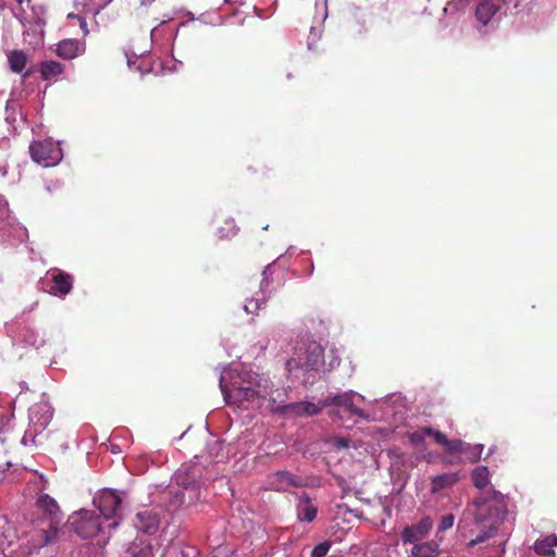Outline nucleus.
Instances as JSON below:
<instances>
[{"label": "nucleus", "mask_w": 557, "mask_h": 557, "mask_svg": "<svg viewBox=\"0 0 557 557\" xmlns=\"http://www.w3.org/2000/svg\"><path fill=\"white\" fill-rule=\"evenodd\" d=\"M219 385L227 404L245 410L260 406L268 394L265 376L253 371H240L231 376L228 385L224 384V376H220Z\"/></svg>", "instance_id": "1"}, {"label": "nucleus", "mask_w": 557, "mask_h": 557, "mask_svg": "<svg viewBox=\"0 0 557 557\" xmlns=\"http://www.w3.org/2000/svg\"><path fill=\"white\" fill-rule=\"evenodd\" d=\"M473 505L475 510L474 529L472 531H476V534L469 542L471 546L493 536L508 513L506 497L500 492H495V490L493 492H481L479 496L474 497Z\"/></svg>", "instance_id": "2"}, {"label": "nucleus", "mask_w": 557, "mask_h": 557, "mask_svg": "<svg viewBox=\"0 0 557 557\" xmlns=\"http://www.w3.org/2000/svg\"><path fill=\"white\" fill-rule=\"evenodd\" d=\"M324 360V347L314 339L299 342L286 361V368L289 372L300 368L306 372H317Z\"/></svg>", "instance_id": "3"}, {"label": "nucleus", "mask_w": 557, "mask_h": 557, "mask_svg": "<svg viewBox=\"0 0 557 557\" xmlns=\"http://www.w3.org/2000/svg\"><path fill=\"white\" fill-rule=\"evenodd\" d=\"M36 507L51 518L49 529L39 531L37 544H35L36 547H44L53 543L58 536L61 510L55 499L46 493L37 495Z\"/></svg>", "instance_id": "4"}, {"label": "nucleus", "mask_w": 557, "mask_h": 557, "mask_svg": "<svg viewBox=\"0 0 557 557\" xmlns=\"http://www.w3.org/2000/svg\"><path fill=\"white\" fill-rule=\"evenodd\" d=\"M29 153L33 161L44 166H53L63 158L60 143L53 141L51 138L33 141L29 146Z\"/></svg>", "instance_id": "5"}, {"label": "nucleus", "mask_w": 557, "mask_h": 557, "mask_svg": "<svg viewBox=\"0 0 557 557\" xmlns=\"http://www.w3.org/2000/svg\"><path fill=\"white\" fill-rule=\"evenodd\" d=\"M5 327L8 335L15 344H21L25 347L39 348L45 343L44 338L36 330L17 320L7 323Z\"/></svg>", "instance_id": "6"}, {"label": "nucleus", "mask_w": 557, "mask_h": 557, "mask_svg": "<svg viewBox=\"0 0 557 557\" xmlns=\"http://www.w3.org/2000/svg\"><path fill=\"white\" fill-rule=\"evenodd\" d=\"M72 525L76 534L83 539L96 536L101 529V522L98 516L89 509H79L72 515Z\"/></svg>", "instance_id": "7"}, {"label": "nucleus", "mask_w": 557, "mask_h": 557, "mask_svg": "<svg viewBox=\"0 0 557 557\" xmlns=\"http://www.w3.org/2000/svg\"><path fill=\"white\" fill-rule=\"evenodd\" d=\"M426 435H431L435 443L443 445L445 451H457V449H460L462 445L459 441H450V438L446 436L445 432L436 431L433 426H422V429L411 432L409 434V440L411 443L420 445V443H424Z\"/></svg>", "instance_id": "8"}, {"label": "nucleus", "mask_w": 557, "mask_h": 557, "mask_svg": "<svg viewBox=\"0 0 557 557\" xmlns=\"http://www.w3.org/2000/svg\"><path fill=\"white\" fill-rule=\"evenodd\" d=\"M41 289L60 298L70 293L69 275L59 270H50L40 281Z\"/></svg>", "instance_id": "9"}, {"label": "nucleus", "mask_w": 557, "mask_h": 557, "mask_svg": "<svg viewBox=\"0 0 557 557\" xmlns=\"http://www.w3.org/2000/svg\"><path fill=\"white\" fill-rule=\"evenodd\" d=\"M123 498L114 490H102L94 497V504L99 508L104 519H115L122 506Z\"/></svg>", "instance_id": "10"}, {"label": "nucleus", "mask_w": 557, "mask_h": 557, "mask_svg": "<svg viewBox=\"0 0 557 557\" xmlns=\"http://www.w3.org/2000/svg\"><path fill=\"white\" fill-rule=\"evenodd\" d=\"M433 527V519L430 518V516L420 519L412 525H406L400 532L403 544H408V542L413 546L414 544H420L422 539H426V536H429Z\"/></svg>", "instance_id": "11"}, {"label": "nucleus", "mask_w": 557, "mask_h": 557, "mask_svg": "<svg viewBox=\"0 0 557 557\" xmlns=\"http://www.w3.org/2000/svg\"><path fill=\"white\" fill-rule=\"evenodd\" d=\"M355 396V391H345V393H341L339 395H333V397L324 398L323 404H326V406H342V408H345V410H349L350 413L368 420V412H364V410L358 409V407H356Z\"/></svg>", "instance_id": "12"}, {"label": "nucleus", "mask_w": 557, "mask_h": 557, "mask_svg": "<svg viewBox=\"0 0 557 557\" xmlns=\"http://www.w3.org/2000/svg\"><path fill=\"white\" fill-rule=\"evenodd\" d=\"M52 418V409L47 403H38L29 409V420L35 425V433L44 430Z\"/></svg>", "instance_id": "13"}, {"label": "nucleus", "mask_w": 557, "mask_h": 557, "mask_svg": "<svg viewBox=\"0 0 557 557\" xmlns=\"http://www.w3.org/2000/svg\"><path fill=\"white\" fill-rule=\"evenodd\" d=\"M509 0H478L475 16L482 24H488Z\"/></svg>", "instance_id": "14"}, {"label": "nucleus", "mask_w": 557, "mask_h": 557, "mask_svg": "<svg viewBox=\"0 0 557 557\" xmlns=\"http://www.w3.org/2000/svg\"><path fill=\"white\" fill-rule=\"evenodd\" d=\"M134 524L137 529L148 532V534H152V532H156V530L159 529L160 518L158 513H154L151 509H143L137 512Z\"/></svg>", "instance_id": "15"}, {"label": "nucleus", "mask_w": 557, "mask_h": 557, "mask_svg": "<svg viewBox=\"0 0 557 557\" xmlns=\"http://www.w3.org/2000/svg\"><path fill=\"white\" fill-rule=\"evenodd\" d=\"M269 484L272 488H276V491H285V488H288L290 485H304V482L298 475L286 472V470H281V472H275V474L270 476Z\"/></svg>", "instance_id": "16"}, {"label": "nucleus", "mask_w": 557, "mask_h": 557, "mask_svg": "<svg viewBox=\"0 0 557 557\" xmlns=\"http://www.w3.org/2000/svg\"><path fill=\"white\" fill-rule=\"evenodd\" d=\"M265 381L268 384V388H267L268 393H267L265 398H269L271 400L272 410L292 411V409H289V405L285 404V399L287 397L286 388H273L271 386L269 379H265Z\"/></svg>", "instance_id": "17"}, {"label": "nucleus", "mask_w": 557, "mask_h": 557, "mask_svg": "<svg viewBox=\"0 0 557 557\" xmlns=\"http://www.w3.org/2000/svg\"><path fill=\"white\" fill-rule=\"evenodd\" d=\"M458 481L459 474H457V472H445L444 474L433 475L430 492L435 495V493H441L444 488L456 485Z\"/></svg>", "instance_id": "18"}, {"label": "nucleus", "mask_w": 557, "mask_h": 557, "mask_svg": "<svg viewBox=\"0 0 557 557\" xmlns=\"http://www.w3.org/2000/svg\"><path fill=\"white\" fill-rule=\"evenodd\" d=\"M318 513V507L314 506L312 499L304 492L299 496V502L297 505V517L300 520H307L310 522V520H314Z\"/></svg>", "instance_id": "19"}, {"label": "nucleus", "mask_w": 557, "mask_h": 557, "mask_svg": "<svg viewBox=\"0 0 557 557\" xmlns=\"http://www.w3.org/2000/svg\"><path fill=\"white\" fill-rule=\"evenodd\" d=\"M288 408L292 409L293 413L297 416H315L322 408H326L324 405V398L318 403H309V400H301L300 403H289Z\"/></svg>", "instance_id": "20"}, {"label": "nucleus", "mask_w": 557, "mask_h": 557, "mask_svg": "<svg viewBox=\"0 0 557 557\" xmlns=\"http://www.w3.org/2000/svg\"><path fill=\"white\" fill-rule=\"evenodd\" d=\"M441 554L440 543L436 541H421L419 545L411 547L410 557H437Z\"/></svg>", "instance_id": "21"}, {"label": "nucleus", "mask_w": 557, "mask_h": 557, "mask_svg": "<svg viewBox=\"0 0 557 557\" xmlns=\"http://www.w3.org/2000/svg\"><path fill=\"white\" fill-rule=\"evenodd\" d=\"M175 481L183 488H197L199 486L196 468H180L175 474Z\"/></svg>", "instance_id": "22"}, {"label": "nucleus", "mask_w": 557, "mask_h": 557, "mask_svg": "<svg viewBox=\"0 0 557 557\" xmlns=\"http://www.w3.org/2000/svg\"><path fill=\"white\" fill-rule=\"evenodd\" d=\"M556 546H557V535L556 533H550V535H546L543 540H536L534 542V550L537 554H542L543 556L554 557L556 556Z\"/></svg>", "instance_id": "23"}, {"label": "nucleus", "mask_w": 557, "mask_h": 557, "mask_svg": "<svg viewBox=\"0 0 557 557\" xmlns=\"http://www.w3.org/2000/svg\"><path fill=\"white\" fill-rule=\"evenodd\" d=\"M64 71V65L57 61H45L41 62L39 66V72L45 81H54L62 75Z\"/></svg>", "instance_id": "24"}, {"label": "nucleus", "mask_w": 557, "mask_h": 557, "mask_svg": "<svg viewBox=\"0 0 557 557\" xmlns=\"http://www.w3.org/2000/svg\"><path fill=\"white\" fill-rule=\"evenodd\" d=\"M29 472L32 476L27 481V486L30 493L35 495L42 494L45 490L48 488L49 481L45 476V474L38 472L37 470L30 469Z\"/></svg>", "instance_id": "25"}, {"label": "nucleus", "mask_w": 557, "mask_h": 557, "mask_svg": "<svg viewBox=\"0 0 557 557\" xmlns=\"http://www.w3.org/2000/svg\"><path fill=\"white\" fill-rule=\"evenodd\" d=\"M11 71L22 73L27 64V55L22 50H13L8 54Z\"/></svg>", "instance_id": "26"}, {"label": "nucleus", "mask_w": 557, "mask_h": 557, "mask_svg": "<svg viewBox=\"0 0 557 557\" xmlns=\"http://www.w3.org/2000/svg\"><path fill=\"white\" fill-rule=\"evenodd\" d=\"M458 441L460 442V438H458ZM460 443V449L457 450L456 453H451L453 455L466 454L470 461H479V459H481L484 449V444H474L473 446H471V444H466V442L463 441H461Z\"/></svg>", "instance_id": "27"}, {"label": "nucleus", "mask_w": 557, "mask_h": 557, "mask_svg": "<svg viewBox=\"0 0 557 557\" xmlns=\"http://www.w3.org/2000/svg\"><path fill=\"white\" fill-rule=\"evenodd\" d=\"M471 478L475 486L484 488V486L490 483V471L487 466H476L471 472Z\"/></svg>", "instance_id": "28"}, {"label": "nucleus", "mask_w": 557, "mask_h": 557, "mask_svg": "<svg viewBox=\"0 0 557 557\" xmlns=\"http://www.w3.org/2000/svg\"><path fill=\"white\" fill-rule=\"evenodd\" d=\"M17 116H21L20 104L17 101L9 99L5 106V121L13 128H15L14 124L17 121Z\"/></svg>", "instance_id": "29"}, {"label": "nucleus", "mask_w": 557, "mask_h": 557, "mask_svg": "<svg viewBox=\"0 0 557 557\" xmlns=\"http://www.w3.org/2000/svg\"><path fill=\"white\" fill-rule=\"evenodd\" d=\"M3 233L8 237H13L18 242H23L27 237V230L20 225L12 226L8 230L3 228Z\"/></svg>", "instance_id": "30"}, {"label": "nucleus", "mask_w": 557, "mask_h": 557, "mask_svg": "<svg viewBox=\"0 0 557 557\" xmlns=\"http://www.w3.org/2000/svg\"><path fill=\"white\" fill-rule=\"evenodd\" d=\"M238 232L237 225L234 219L225 221V225L218 230L220 237L236 236Z\"/></svg>", "instance_id": "31"}, {"label": "nucleus", "mask_w": 557, "mask_h": 557, "mask_svg": "<svg viewBox=\"0 0 557 557\" xmlns=\"http://www.w3.org/2000/svg\"><path fill=\"white\" fill-rule=\"evenodd\" d=\"M330 548H331L330 541H322L321 543H318V545H314V547L311 552V555H312V557L325 556V554H327Z\"/></svg>", "instance_id": "32"}, {"label": "nucleus", "mask_w": 557, "mask_h": 557, "mask_svg": "<svg viewBox=\"0 0 557 557\" xmlns=\"http://www.w3.org/2000/svg\"><path fill=\"white\" fill-rule=\"evenodd\" d=\"M24 18L29 23H35L37 25H44L45 24L44 9L42 8H38V9L33 8V15L24 16Z\"/></svg>", "instance_id": "33"}, {"label": "nucleus", "mask_w": 557, "mask_h": 557, "mask_svg": "<svg viewBox=\"0 0 557 557\" xmlns=\"http://www.w3.org/2000/svg\"><path fill=\"white\" fill-rule=\"evenodd\" d=\"M263 300L261 298H251L250 300H246L244 305V310L247 312H259L262 307Z\"/></svg>", "instance_id": "34"}, {"label": "nucleus", "mask_w": 557, "mask_h": 557, "mask_svg": "<svg viewBox=\"0 0 557 557\" xmlns=\"http://www.w3.org/2000/svg\"><path fill=\"white\" fill-rule=\"evenodd\" d=\"M75 22L79 26L82 36H87L89 29H88V23H87L86 18L81 17V15H75V13H72V26H74Z\"/></svg>", "instance_id": "35"}, {"label": "nucleus", "mask_w": 557, "mask_h": 557, "mask_svg": "<svg viewBox=\"0 0 557 557\" xmlns=\"http://www.w3.org/2000/svg\"><path fill=\"white\" fill-rule=\"evenodd\" d=\"M86 45L84 40L73 39L72 41V58H76V55H82L85 53Z\"/></svg>", "instance_id": "36"}, {"label": "nucleus", "mask_w": 557, "mask_h": 557, "mask_svg": "<svg viewBox=\"0 0 557 557\" xmlns=\"http://www.w3.org/2000/svg\"><path fill=\"white\" fill-rule=\"evenodd\" d=\"M133 557H154L152 545L147 543V545H144V547H140V549L134 550Z\"/></svg>", "instance_id": "37"}, {"label": "nucleus", "mask_w": 557, "mask_h": 557, "mask_svg": "<svg viewBox=\"0 0 557 557\" xmlns=\"http://www.w3.org/2000/svg\"><path fill=\"white\" fill-rule=\"evenodd\" d=\"M456 518L454 513H448L447 516H443L440 521L438 530H448L454 527Z\"/></svg>", "instance_id": "38"}, {"label": "nucleus", "mask_w": 557, "mask_h": 557, "mask_svg": "<svg viewBox=\"0 0 557 557\" xmlns=\"http://www.w3.org/2000/svg\"><path fill=\"white\" fill-rule=\"evenodd\" d=\"M57 53L63 59H70V41L62 40L59 42Z\"/></svg>", "instance_id": "39"}, {"label": "nucleus", "mask_w": 557, "mask_h": 557, "mask_svg": "<svg viewBox=\"0 0 557 557\" xmlns=\"http://www.w3.org/2000/svg\"><path fill=\"white\" fill-rule=\"evenodd\" d=\"M35 438H36V434L30 431H27V432H25V434L22 438V444L23 445L35 444Z\"/></svg>", "instance_id": "40"}, {"label": "nucleus", "mask_w": 557, "mask_h": 557, "mask_svg": "<svg viewBox=\"0 0 557 557\" xmlns=\"http://www.w3.org/2000/svg\"><path fill=\"white\" fill-rule=\"evenodd\" d=\"M336 445H337L338 447H348L349 442H348V441H346V438H338V440L336 441Z\"/></svg>", "instance_id": "41"}, {"label": "nucleus", "mask_w": 557, "mask_h": 557, "mask_svg": "<svg viewBox=\"0 0 557 557\" xmlns=\"http://www.w3.org/2000/svg\"><path fill=\"white\" fill-rule=\"evenodd\" d=\"M261 299L263 300V305H265V299H264V289H261Z\"/></svg>", "instance_id": "42"}, {"label": "nucleus", "mask_w": 557, "mask_h": 557, "mask_svg": "<svg viewBox=\"0 0 557 557\" xmlns=\"http://www.w3.org/2000/svg\"><path fill=\"white\" fill-rule=\"evenodd\" d=\"M264 282L265 280H263L261 283H260V288L262 289V287H264Z\"/></svg>", "instance_id": "43"}, {"label": "nucleus", "mask_w": 557, "mask_h": 557, "mask_svg": "<svg viewBox=\"0 0 557 557\" xmlns=\"http://www.w3.org/2000/svg\"><path fill=\"white\" fill-rule=\"evenodd\" d=\"M29 74H30L29 72H26V73L24 74V78L28 77V76H29Z\"/></svg>", "instance_id": "44"}, {"label": "nucleus", "mask_w": 557, "mask_h": 557, "mask_svg": "<svg viewBox=\"0 0 557 557\" xmlns=\"http://www.w3.org/2000/svg\"><path fill=\"white\" fill-rule=\"evenodd\" d=\"M16 1H17V2H18V3L21 4V5H22V3H23V0H16Z\"/></svg>", "instance_id": "45"}]
</instances>
